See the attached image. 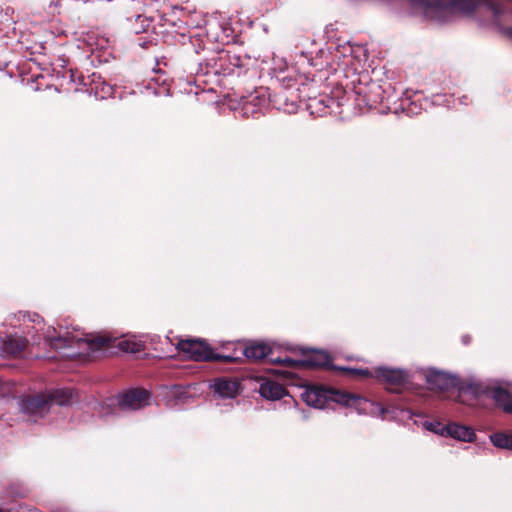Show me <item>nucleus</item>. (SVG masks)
I'll return each instance as SVG.
<instances>
[{
	"mask_svg": "<svg viewBox=\"0 0 512 512\" xmlns=\"http://www.w3.org/2000/svg\"><path fill=\"white\" fill-rule=\"evenodd\" d=\"M494 446L502 449L512 450V435L506 433H495L490 436Z\"/></svg>",
	"mask_w": 512,
	"mask_h": 512,
	"instance_id": "16",
	"label": "nucleus"
},
{
	"mask_svg": "<svg viewBox=\"0 0 512 512\" xmlns=\"http://www.w3.org/2000/svg\"><path fill=\"white\" fill-rule=\"evenodd\" d=\"M344 371H349L357 376L361 377H375V370L371 372L368 369H348V368H341Z\"/></svg>",
	"mask_w": 512,
	"mask_h": 512,
	"instance_id": "19",
	"label": "nucleus"
},
{
	"mask_svg": "<svg viewBox=\"0 0 512 512\" xmlns=\"http://www.w3.org/2000/svg\"><path fill=\"white\" fill-rule=\"evenodd\" d=\"M178 353L185 359H191L195 361H204L212 359H221L224 361H233L237 357L232 356H221L214 354L212 349L207 343L199 339H186L181 340L177 343Z\"/></svg>",
	"mask_w": 512,
	"mask_h": 512,
	"instance_id": "4",
	"label": "nucleus"
},
{
	"mask_svg": "<svg viewBox=\"0 0 512 512\" xmlns=\"http://www.w3.org/2000/svg\"><path fill=\"white\" fill-rule=\"evenodd\" d=\"M375 378L384 383L389 389L401 386L408 381V372L402 369H393L388 367H377L375 369Z\"/></svg>",
	"mask_w": 512,
	"mask_h": 512,
	"instance_id": "8",
	"label": "nucleus"
},
{
	"mask_svg": "<svg viewBox=\"0 0 512 512\" xmlns=\"http://www.w3.org/2000/svg\"><path fill=\"white\" fill-rule=\"evenodd\" d=\"M212 387L221 398H234L238 393V384L227 379L215 380Z\"/></svg>",
	"mask_w": 512,
	"mask_h": 512,
	"instance_id": "13",
	"label": "nucleus"
},
{
	"mask_svg": "<svg viewBox=\"0 0 512 512\" xmlns=\"http://www.w3.org/2000/svg\"><path fill=\"white\" fill-rule=\"evenodd\" d=\"M329 356L323 351H314L307 363L311 366H326L329 364Z\"/></svg>",
	"mask_w": 512,
	"mask_h": 512,
	"instance_id": "17",
	"label": "nucleus"
},
{
	"mask_svg": "<svg viewBox=\"0 0 512 512\" xmlns=\"http://www.w3.org/2000/svg\"><path fill=\"white\" fill-rule=\"evenodd\" d=\"M446 435L454 439L470 442L474 439V430L468 426H462L456 423L446 425Z\"/></svg>",
	"mask_w": 512,
	"mask_h": 512,
	"instance_id": "14",
	"label": "nucleus"
},
{
	"mask_svg": "<svg viewBox=\"0 0 512 512\" xmlns=\"http://www.w3.org/2000/svg\"><path fill=\"white\" fill-rule=\"evenodd\" d=\"M274 347L265 342H252L243 349V355L251 360H261L267 358L271 363H280L293 367L299 364V361L285 357H274Z\"/></svg>",
	"mask_w": 512,
	"mask_h": 512,
	"instance_id": "5",
	"label": "nucleus"
},
{
	"mask_svg": "<svg viewBox=\"0 0 512 512\" xmlns=\"http://www.w3.org/2000/svg\"><path fill=\"white\" fill-rule=\"evenodd\" d=\"M426 380L433 390H449L457 385V379L454 376L438 370H429Z\"/></svg>",
	"mask_w": 512,
	"mask_h": 512,
	"instance_id": "9",
	"label": "nucleus"
},
{
	"mask_svg": "<svg viewBox=\"0 0 512 512\" xmlns=\"http://www.w3.org/2000/svg\"><path fill=\"white\" fill-rule=\"evenodd\" d=\"M416 6L422 11L425 17L438 22L449 21L457 13L470 15L476 10L485 9L494 18L492 25L502 31L508 38L512 39V27L504 29L500 26L498 22L499 16L495 8L482 5L477 0H417Z\"/></svg>",
	"mask_w": 512,
	"mask_h": 512,
	"instance_id": "2",
	"label": "nucleus"
},
{
	"mask_svg": "<svg viewBox=\"0 0 512 512\" xmlns=\"http://www.w3.org/2000/svg\"><path fill=\"white\" fill-rule=\"evenodd\" d=\"M1 350L4 354L19 355L26 347V340L16 335H8L5 339L0 337Z\"/></svg>",
	"mask_w": 512,
	"mask_h": 512,
	"instance_id": "10",
	"label": "nucleus"
},
{
	"mask_svg": "<svg viewBox=\"0 0 512 512\" xmlns=\"http://www.w3.org/2000/svg\"><path fill=\"white\" fill-rule=\"evenodd\" d=\"M117 403L122 410H138L150 404V393L146 390H131L118 396Z\"/></svg>",
	"mask_w": 512,
	"mask_h": 512,
	"instance_id": "7",
	"label": "nucleus"
},
{
	"mask_svg": "<svg viewBox=\"0 0 512 512\" xmlns=\"http://www.w3.org/2000/svg\"><path fill=\"white\" fill-rule=\"evenodd\" d=\"M425 427L436 434L446 435V426L439 422H428L425 424Z\"/></svg>",
	"mask_w": 512,
	"mask_h": 512,
	"instance_id": "18",
	"label": "nucleus"
},
{
	"mask_svg": "<svg viewBox=\"0 0 512 512\" xmlns=\"http://www.w3.org/2000/svg\"><path fill=\"white\" fill-rule=\"evenodd\" d=\"M47 395L50 404H57L60 406L72 404L76 399V395L71 389H57Z\"/></svg>",
	"mask_w": 512,
	"mask_h": 512,
	"instance_id": "15",
	"label": "nucleus"
},
{
	"mask_svg": "<svg viewBox=\"0 0 512 512\" xmlns=\"http://www.w3.org/2000/svg\"><path fill=\"white\" fill-rule=\"evenodd\" d=\"M19 406L24 414H28L36 419L43 417L50 410L51 404L48 395L43 393L21 399Z\"/></svg>",
	"mask_w": 512,
	"mask_h": 512,
	"instance_id": "6",
	"label": "nucleus"
},
{
	"mask_svg": "<svg viewBox=\"0 0 512 512\" xmlns=\"http://www.w3.org/2000/svg\"><path fill=\"white\" fill-rule=\"evenodd\" d=\"M311 66H316V67H319V68H322V65H319L318 63H314V62H309Z\"/></svg>",
	"mask_w": 512,
	"mask_h": 512,
	"instance_id": "20",
	"label": "nucleus"
},
{
	"mask_svg": "<svg viewBox=\"0 0 512 512\" xmlns=\"http://www.w3.org/2000/svg\"><path fill=\"white\" fill-rule=\"evenodd\" d=\"M285 388L274 381H263L259 388V393L268 400H279L285 395Z\"/></svg>",
	"mask_w": 512,
	"mask_h": 512,
	"instance_id": "12",
	"label": "nucleus"
},
{
	"mask_svg": "<svg viewBox=\"0 0 512 512\" xmlns=\"http://www.w3.org/2000/svg\"><path fill=\"white\" fill-rule=\"evenodd\" d=\"M490 394L498 406L503 408L505 412L512 414V387H495L490 391Z\"/></svg>",
	"mask_w": 512,
	"mask_h": 512,
	"instance_id": "11",
	"label": "nucleus"
},
{
	"mask_svg": "<svg viewBox=\"0 0 512 512\" xmlns=\"http://www.w3.org/2000/svg\"><path fill=\"white\" fill-rule=\"evenodd\" d=\"M0 512H5V511H3V510H0Z\"/></svg>",
	"mask_w": 512,
	"mask_h": 512,
	"instance_id": "21",
	"label": "nucleus"
},
{
	"mask_svg": "<svg viewBox=\"0 0 512 512\" xmlns=\"http://www.w3.org/2000/svg\"><path fill=\"white\" fill-rule=\"evenodd\" d=\"M25 331L30 336L32 344L39 345L43 340L54 349L65 347H77L79 354L91 355L106 347L114 346L125 353H139L144 350V341L135 335L124 336L120 339H112L106 336L82 337L79 333L66 331L63 334H56L52 326H46L39 315L22 314Z\"/></svg>",
	"mask_w": 512,
	"mask_h": 512,
	"instance_id": "1",
	"label": "nucleus"
},
{
	"mask_svg": "<svg viewBox=\"0 0 512 512\" xmlns=\"http://www.w3.org/2000/svg\"><path fill=\"white\" fill-rule=\"evenodd\" d=\"M301 397L307 405L319 409L328 408L331 403H337L354 408L359 414H364L372 411L374 407V404L365 398L320 386L306 388Z\"/></svg>",
	"mask_w": 512,
	"mask_h": 512,
	"instance_id": "3",
	"label": "nucleus"
}]
</instances>
